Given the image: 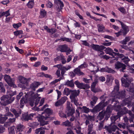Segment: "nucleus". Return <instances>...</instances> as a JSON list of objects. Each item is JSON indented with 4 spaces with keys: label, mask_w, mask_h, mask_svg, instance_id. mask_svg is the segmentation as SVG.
Returning <instances> with one entry per match:
<instances>
[{
    "label": "nucleus",
    "mask_w": 134,
    "mask_h": 134,
    "mask_svg": "<svg viewBox=\"0 0 134 134\" xmlns=\"http://www.w3.org/2000/svg\"><path fill=\"white\" fill-rule=\"evenodd\" d=\"M31 127H35L39 125V124L36 122H34L31 123Z\"/></svg>",
    "instance_id": "nucleus-53"
},
{
    "label": "nucleus",
    "mask_w": 134,
    "mask_h": 134,
    "mask_svg": "<svg viewBox=\"0 0 134 134\" xmlns=\"http://www.w3.org/2000/svg\"><path fill=\"white\" fill-rule=\"evenodd\" d=\"M10 111L12 112L14 115L15 118H17L21 114V110H16L15 109L12 108L10 109Z\"/></svg>",
    "instance_id": "nucleus-16"
},
{
    "label": "nucleus",
    "mask_w": 134,
    "mask_h": 134,
    "mask_svg": "<svg viewBox=\"0 0 134 134\" xmlns=\"http://www.w3.org/2000/svg\"><path fill=\"white\" fill-rule=\"evenodd\" d=\"M33 93L32 92H30L28 93H27L26 94V96H27L26 98H32L33 97Z\"/></svg>",
    "instance_id": "nucleus-43"
},
{
    "label": "nucleus",
    "mask_w": 134,
    "mask_h": 134,
    "mask_svg": "<svg viewBox=\"0 0 134 134\" xmlns=\"http://www.w3.org/2000/svg\"><path fill=\"white\" fill-rule=\"evenodd\" d=\"M4 116H1L0 117V124H3L5 122L6 120L8 119L7 116H8L10 117H13L14 115L10 112H8L6 113L4 115Z\"/></svg>",
    "instance_id": "nucleus-6"
},
{
    "label": "nucleus",
    "mask_w": 134,
    "mask_h": 134,
    "mask_svg": "<svg viewBox=\"0 0 134 134\" xmlns=\"http://www.w3.org/2000/svg\"><path fill=\"white\" fill-rule=\"evenodd\" d=\"M74 83L73 80H72L70 81L67 80L65 82V85H67L71 87H73L74 86Z\"/></svg>",
    "instance_id": "nucleus-24"
},
{
    "label": "nucleus",
    "mask_w": 134,
    "mask_h": 134,
    "mask_svg": "<svg viewBox=\"0 0 134 134\" xmlns=\"http://www.w3.org/2000/svg\"><path fill=\"white\" fill-rule=\"evenodd\" d=\"M47 129L45 127H42L40 128L37 129L35 130V133L36 134H38L42 130L46 129Z\"/></svg>",
    "instance_id": "nucleus-38"
},
{
    "label": "nucleus",
    "mask_w": 134,
    "mask_h": 134,
    "mask_svg": "<svg viewBox=\"0 0 134 134\" xmlns=\"http://www.w3.org/2000/svg\"><path fill=\"white\" fill-rule=\"evenodd\" d=\"M108 73H115V71L112 69L108 68Z\"/></svg>",
    "instance_id": "nucleus-59"
},
{
    "label": "nucleus",
    "mask_w": 134,
    "mask_h": 134,
    "mask_svg": "<svg viewBox=\"0 0 134 134\" xmlns=\"http://www.w3.org/2000/svg\"><path fill=\"white\" fill-rule=\"evenodd\" d=\"M89 65L93 69V70L92 71L96 72L98 71L99 68L97 65H95L91 62L89 63Z\"/></svg>",
    "instance_id": "nucleus-23"
},
{
    "label": "nucleus",
    "mask_w": 134,
    "mask_h": 134,
    "mask_svg": "<svg viewBox=\"0 0 134 134\" xmlns=\"http://www.w3.org/2000/svg\"><path fill=\"white\" fill-rule=\"evenodd\" d=\"M39 85H40V84L39 82H35L33 83L30 85V87L31 89L35 91V88L37 87Z\"/></svg>",
    "instance_id": "nucleus-22"
},
{
    "label": "nucleus",
    "mask_w": 134,
    "mask_h": 134,
    "mask_svg": "<svg viewBox=\"0 0 134 134\" xmlns=\"http://www.w3.org/2000/svg\"><path fill=\"white\" fill-rule=\"evenodd\" d=\"M60 51L61 52H65L68 50V46L66 44L60 45L59 47Z\"/></svg>",
    "instance_id": "nucleus-20"
},
{
    "label": "nucleus",
    "mask_w": 134,
    "mask_h": 134,
    "mask_svg": "<svg viewBox=\"0 0 134 134\" xmlns=\"http://www.w3.org/2000/svg\"><path fill=\"white\" fill-rule=\"evenodd\" d=\"M60 59L62 60V62L63 64H65L66 62L65 59L63 56H62L61 57Z\"/></svg>",
    "instance_id": "nucleus-62"
},
{
    "label": "nucleus",
    "mask_w": 134,
    "mask_h": 134,
    "mask_svg": "<svg viewBox=\"0 0 134 134\" xmlns=\"http://www.w3.org/2000/svg\"><path fill=\"white\" fill-rule=\"evenodd\" d=\"M16 94V91L13 92L11 90H10L8 92V94L10 96L9 97H12V96Z\"/></svg>",
    "instance_id": "nucleus-40"
},
{
    "label": "nucleus",
    "mask_w": 134,
    "mask_h": 134,
    "mask_svg": "<svg viewBox=\"0 0 134 134\" xmlns=\"http://www.w3.org/2000/svg\"><path fill=\"white\" fill-rule=\"evenodd\" d=\"M92 100L91 101L90 103L91 105L93 106L96 103L98 98L97 97L94 96L92 97Z\"/></svg>",
    "instance_id": "nucleus-29"
},
{
    "label": "nucleus",
    "mask_w": 134,
    "mask_h": 134,
    "mask_svg": "<svg viewBox=\"0 0 134 134\" xmlns=\"http://www.w3.org/2000/svg\"><path fill=\"white\" fill-rule=\"evenodd\" d=\"M87 66V64L85 62L81 65H80L78 67L80 69H83L85 68Z\"/></svg>",
    "instance_id": "nucleus-42"
},
{
    "label": "nucleus",
    "mask_w": 134,
    "mask_h": 134,
    "mask_svg": "<svg viewBox=\"0 0 134 134\" xmlns=\"http://www.w3.org/2000/svg\"><path fill=\"white\" fill-rule=\"evenodd\" d=\"M4 78L5 82L9 86L14 87L16 86L14 83V80L11 78L9 76L5 75L4 76Z\"/></svg>",
    "instance_id": "nucleus-4"
},
{
    "label": "nucleus",
    "mask_w": 134,
    "mask_h": 134,
    "mask_svg": "<svg viewBox=\"0 0 134 134\" xmlns=\"http://www.w3.org/2000/svg\"><path fill=\"white\" fill-rule=\"evenodd\" d=\"M70 92L71 93V95L70 96V98L71 102L74 103L76 105L78 106L79 104L78 102V99L77 97L80 93V90H71L68 88H65L64 91V94L68 96L70 94Z\"/></svg>",
    "instance_id": "nucleus-1"
},
{
    "label": "nucleus",
    "mask_w": 134,
    "mask_h": 134,
    "mask_svg": "<svg viewBox=\"0 0 134 134\" xmlns=\"http://www.w3.org/2000/svg\"><path fill=\"white\" fill-rule=\"evenodd\" d=\"M104 128L110 133L112 132L113 131H115L118 129V127L115 125L105 126Z\"/></svg>",
    "instance_id": "nucleus-11"
},
{
    "label": "nucleus",
    "mask_w": 134,
    "mask_h": 134,
    "mask_svg": "<svg viewBox=\"0 0 134 134\" xmlns=\"http://www.w3.org/2000/svg\"><path fill=\"white\" fill-rule=\"evenodd\" d=\"M104 106L103 103L100 102L95 107L94 109L95 111H99L102 110Z\"/></svg>",
    "instance_id": "nucleus-17"
},
{
    "label": "nucleus",
    "mask_w": 134,
    "mask_h": 134,
    "mask_svg": "<svg viewBox=\"0 0 134 134\" xmlns=\"http://www.w3.org/2000/svg\"><path fill=\"white\" fill-rule=\"evenodd\" d=\"M0 90L1 92L4 93L5 91V90L2 82H0Z\"/></svg>",
    "instance_id": "nucleus-35"
},
{
    "label": "nucleus",
    "mask_w": 134,
    "mask_h": 134,
    "mask_svg": "<svg viewBox=\"0 0 134 134\" xmlns=\"http://www.w3.org/2000/svg\"><path fill=\"white\" fill-rule=\"evenodd\" d=\"M23 93L22 92H20L16 96V98L18 100L20 99L21 97L23 95Z\"/></svg>",
    "instance_id": "nucleus-58"
},
{
    "label": "nucleus",
    "mask_w": 134,
    "mask_h": 134,
    "mask_svg": "<svg viewBox=\"0 0 134 134\" xmlns=\"http://www.w3.org/2000/svg\"><path fill=\"white\" fill-rule=\"evenodd\" d=\"M11 124L9 123V121L6 122L4 124V125L3 126L4 127H8L10 126Z\"/></svg>",
    "instance_id": "nucleus-64"
},
{
    "label": "nucleus",
    "mask_w": 134,
    "mask_h": 134,
    "mask_svg": "<svg viewBox=\"0 0 134 134\" xmlns=\"http://www.w3.org/2000/svg\"><path fill=\"white\" fill-rule=\"evenodd\" d=\"M119 94L122 98H124L125 96V91H122L119 93Z\"/></svg>",
    "instance_id": "nucleus-60"
},
{
    "label": "nucleus",
    "mask_w": 134,
    "mask_h": 134,
    "mask_svg": "<svg viewBox=\"0 0 134 134\" xmlns=\"http://www.w3.org/2000/svg\"><path fill=\"white\" fill-rule=\"evenodd\" d=\"M82 108L84 112L85 113H88L90 111V109L86 107L83 106Z\"/></svg>",
    "instance_id": "nucleus-46"
},
{
    "label": "nucleus",
    "mask_w": 134,
    "mask_h": 134,
    "mask_svg": "<svg viewBox=\"0 0 134 134\" xmlns=\"http://www.w3.org/2000/svg\"><path fill=\"white\" fill-rule=\"evenodd\" d=\"M15 126H14L9 127L8 128L9 134H14L15 133Z\"/></svg>",
    "instance_id": "nucleus-30"
},
{
    "label": "nucleus",
    "mask_w": 134,
    "mask_h": 134,
    "mask_svg": "<svg viewBox=\"0 0 134 134\" xmlns=\"http://www.w3.org/2000/svg\"><path fill=\"white\" fill-rule=\"evenodd\" d=\"M118 9L123 13H124L126 12L125 10L124 7H121L119 8H118Z\"/></svg>",
    "instance_id": "nucleus-57"
},
{
    "label": "nucleus",
    "mask_w": 134,
    "mask_h": 134,
    "mask_svg": "<svg viewBox=\"0 0 134 134\" xmlns=\"http://www.w3.org/2000/svg\"><path fill=\"white\" fill-rule=\"evenodd\" d=\"M53 113V111L49 108H47L42 113V115H44L40 117L38 121H39L40 125L44 126L48 123V121L47 120L49 118L50 115Z\"/></svg>",
    "instance_id": "nucleus-2"
},
{
    "label": "nucleus",
    "mask_w": 134,
    "mask_h": 134,
    "mask_svg": "<svg viewBox=\"0 0 134 134\" xmlns=\"http://www.w3.org/2000/svg\"><path fill=\"white\" fill-rule=\"evenodd\" d=\"M118 126L120 128L122 127L123 129H125L126 127V125L124 123H122V124H119L118 125Z\"/></svg>",
    "instance_id": "nucleus-55"
},
{
    "label": "nucleus",
    "mask_w": 134,
    "mask_h": 134,
    "mask_svg": "<svg viewBox=\"0 0 134 134\" xmlns=\"http://www.w3.org/2000/svg\"><path fill=\"white\" fill-rule=\"evenodd\" d=\"M132 79L131 77L129 76L126 79L122 78L121 79L122 85L124 87H128L129 85V83L132 81Z\"/></svg>",
    "instance_id": "nucleus-5"
},
{
    "label": "nucleus",
    "mask_w": 134,
    "mask_h": 134,
    "mask_svg": "<svg viewBox=\"0 0 134 134\" xmlns=\"http://www.w3.org/2000/svg\"><path fill=\"white\" fill-rule=\"evenodd\" d=\"M21 24L20 23H19L17 24H13V27L15 29H17L19 27L21 26Z\"/></svg>",
    "instance_id": "nucleus-48"
},
{
    "label": "nucleus",
    "mask_w": 134,
    "mask_h": 134,
    "mask_svg": "<svg viewBox=\"0 0 134 134\" xmlns=\"http://www.w3.org/2000/svg\"><path fill=\"white\" fill-rule=\"evenodd\" d=\"M34 4V0H29L28 3L27 4V5L30 8H32Z\"/></svg>",
    "instance_id": "nucleus-32"
},
{
    "label": "nucleus",
    "mask_w": 134,
    "mask_h": 134,
    "mask_svg": "<svg viewBox=\"0 0 134 134\" xmlns=\"http://www.w3.org/2000/svg\"><path fill=\"white\" fill-rule=\"evenodd\" d=\"M122 60H124V62L126 64L129 61L130 59L127 57H125L122 59Z\"/></svg>",
    "instance_id": "nucleus-52"
},
{
    "label": "nucleus",
    "mask_w": 134,
    "mask_h": 134,
    "mask_svg": "<svg viewBox=\"0 0 134 134\" xmlns=\"http://www.w3.org/2000/svg\"><path fill=\"white\" fill-rule=\"evenodd\" d=\"M71 123L69 120H67L62 123V125L67 126H71Z\"/></svg>",
    "instance_id": "nucleus-37"
},
{
    "label": "nucleus",
    "mask_w": 134,
    "mask_h": 134,
    "mask_svg": "<svg viewBox=\"0 0 134 134\" xmlns=\"http://www.w3.org/2000/svg\"><path fill=\"white\" fill-rule=\"evenodd\" d=\"M90 47L93 49L98 51H100L101 52L102 50L104 49L105 48V47L103 46H99L98 45L94 44H91Z\"/></svg>",
    "instance_id": "nucleus-10"
},
{
    "label": "nucleus",
    "mask_w": 134,
    "mask_h": 134,
    "mask_svg": "<svg viewBox=\"0 0 134 134\" xmlns=\"http://www.w3.org/2000/svg\"><path fill=\"white\" fill-rule=\"evenodd\" d=\"M127 32L124 31L122 29H121L118 32L116 33L115 34L116 35L117 37H118L120 35H125Z\"/></svg>",
    "instance_id": "nucleus-27"
},
{
    "label": "nucleus",
    "mask_w": 134,
    "mask_h": 134,
    "mask_svg": "<svg viewBox=\"0 0 134 134\" xmlns=\"http://www.w3.org/2000/svg\"><path fill=\"white\" fill-rule=\"evenodd\" d=\"M74 83L78 88L80 89H85L87 87L88 85L87 84L80 83L78 80L75 81Z\"/></svg>",
    "instance_id": "nucleus-12"
},
{
    "label": "nucleus",
    "mask_w": 134,
    "mask_h": 134,
    "mask_svg": "<svg viewBox=\"0 0 134 134\" xmlns=\"http://www.w3.org/2000/svg\"><path fill=\"white\" fill-rule=\"evenodd\" d=\"M12 117H10L8 119L9 122L10 124L11 123H12L13 122H15L16 120V118H12Z\"/></svg>",
    "instance_id": "nucleus-50"
},
{
    "label": "nucleus",
    "mask_w": 134,
    "mask_h": 134,
    "mask_svg": "<svg viewBox=\"0 0 134 134\" xmlns=\"http://www.w3.org/2000/svg\"><path fill=\"white\" fill-rule=\"evenodd\" d=\"M104 120L100 121L98 125V129L100 130L103 128Z\"/></svg>",
    "instance_id": "nucleus-36"
},
{
    "label": "nucleus",
    "mask_w": 134,
    "mask_h": 134,
    "mask_svg": "<svg viewBox=\"0 0 134 134\" xmlns=\"http://www.w3.org/2000/svg\"><path fill=\"white\" fill-rule=\"evenodd\" d=\"M107 112H109L108 108L107 109L106 111L103 110L99 113L98 116V119L99 120H101L104 118L105 115V117H106L107 116L106 114Z\"/></svg>",
    "instance_id": "nucleus-13"
},
{
    "label": "nucleus",
    "mask_w": 134,
    "mask_h": 134,
    "mask_svg": "<svg viewBox=\"0 0 134 134\" xmlns=\"http://www.w3.org/2000/svg\"><path fill=\"white\" fill-rule=\"evenodd\" d=\"M60 40L63 41H66L68 42H71V39L70 38H67L66 37H63L62 38H61Z\"/></svg>",
    "instance_id": "nucleus-41"
},
{
    "label": "nucleus",
    "mask_w": 134,
    "mask_h": 134,
    "mask_svg": "<svg viewBox=\"0 0 134 134\" xmlns=\"http://www.w3.org/2000/svg\"><path fill=\"white\" fill-rule=\"evenodd\" d=\"M40 14L41 16L42 17H44L46 15V12L44 10L42 9L40 11Z\"/></svg>",
    "instance_id": "nucleus-39"
},
{
    "label": "nucleus",
    "mask_w": 134,
    "mask_h": 134,
    "mask_svg": "<svg viewBox=\"0 0 134 134\" xmlns=\"http://www.w3.org/2000/svg\"><path fill=\"white\" fill-rule=\"evenodd\" d=\"M104 51L105 52V53L107 54H109L110 55L113 56L114 54H115V53L113 51L111 48L109 47L106 48L105 47V48Z\"/></svg>",
    "instance_id": "nucleus-21"
},
{
    "label": "nucleus",
    "mask_w": 134,
    "mask_h": 134,
    "mask_svg": "<svg viewBox=\"0 0 134 134\" xmlns=\"http://www.w3.org/2000/svg\"><path fill=\"white\" fill-rule=\"evenodd\" d=\"M67 98L64 96L61 98V99L57 102L55 103V106L58 107L64 104L66 101Z\"/></svg>",
    "instance_id": "nucleus-15"
},
{
    "label": "nucleus",
    "mask_w": 134,
    "mask_h": 134,
    "mask_svg": "<svg viewBox=\"0 0 134 134\" xmlns=\"http://www.w3.org/2000/svg\"><path fill=\"white\" fill-rule=\"evenodd\" d=\"M38 76H39L41 77L44 76L46 78H48L50 79H52V77L51 75L47 74H45L43 72L40 73L38 74Z\"/></svg>",
    "instance_id": "nucleus-31"
},
{
    "label": "nucleus",
    "mask_w": 134,
    "mask_h": 134,
    "mask_svg": "<svg viewBox=\"0 0 134 134\" xmlns=\"http://www.w3.org/2000/svg\"><path fill=\"white\" fill-rule=\"evenodd\" d=\"M98 82V81L96 80L94 81V82H93L91 85V90L92 89L95 88V87L96 86V84Z\"/></svg>",
    "instance_id": "nucleus-45"
},
{
    "label": "nucleus",
    "mask_w": 134,
    "mask_h": 134,
    "mask_svg": "<svg viewBox=\"0 0 134 134\" xmlns=\"http://www.w3.org/2000/svg\"><path fill=\"white\" fill-rule=\"evenodd\" d=\"M81 41L82 42V44L83 45L87 46H89V43L86 41Z\"/></svg>",
    "instance_id": "nucleus-63"
},
{
    "label": "nucleus",
    "mask_w": 134,
    "mask_h": 134,
    "mask_svg": "<svg viewBox=\"0 0 134 134\" xmlns=\"http://www.w3.org/2000/svg\"><path fill=\"white\" fill-rule=\"evenodd\" d=\"M61 79V78H60L59 79H55L54 81H53V82H51V84H55L56 83L60 81Z\"/></svg>",
    "instance_id": "nucleus-61"
},
{
    "label": "nucleus",
    "mask_w": 134,
    "mask_h": 134,
    "mask_svg": "<svg viewBox=\"0 0 134 134\" xmlns=\"http://www.w3.org/2000/svg\"><path fill=\"white\" fill-rule=\"evenodd\" d=\"M5 130V128L3 126L0 124V133L4 132Z\"/></svg>",
    "instance_id": "nucleus-47"
},
{
    "label": "nucleus",
    "mask_w": 134,
    "mask_h": 134,
    "mask_svg": "<svg viewBox=\"0 0 134 134\" xmlns=\"http://www.w3.org/2000/svg\"><path fill=\"white\" fill-rule=\"evenodd\" d=\"M68 112L67 114L68 116H72L75 112L74 109L72 108L69 106L68 105L67 107Z\"/></svg>",
    "instance_id": "nucleus-19"
},
{
    "label": "nucleus",
    "mask_w": 134,
    "mask_h": 134,
    "mask_svg": "<svg viewBox=\"0 0 134 134\" xmlns=\"http://www.w3.org/2000/svg\"><path fill=\"white\" fill-rule=\"evenodd\" d=\"M35 114H31L29 115L25 114L23 115L22 118V119L23 120L28 121L29 120H31L34 115Z\"/></svg>",
    "instance_id": "nucleus-14"
},
{
    "label": "nucleus",
    "mask_w": 134,
    "mask_h": 134,
    "mask_svg": "<svg viewBox=\"0 0 134 134\" xmlns=\"http://www.w3.org/2000/svg\"><path fill=\"white\" fill-rule=\"evenodd\" d=\"M118 21L120 23L122 29L124 30V31H125L127 32L129 30L128 26L125 25L122 22L119 20H118Z\"/></svg>",
    "instance_id": "nucleus-28"
},
{
    "label": "nucleus",
    "mask_w": 134,
    "mask_h": 134,
    "mask_svg": "<svg viewBox=\"0 0 134 134\" xmlns=\"http://www.w3.org/2000/svg\"><path fill=\"white\" fill-rule=\"evenodd\" d=\"M119 90V86L115 85L114 88V90L112 92H116L118 91Z\"/></svg>",
    "instance_id": "nucleus-51"
},
{
    "label": "nucleus",
    "mask_w": 134,
    "mask_h": 134,
    "mask_svg": "<svg viewBox=\"0 0 134 134\" xmlns=\"http://www.w3.org/2000/svg\"><path fill=\"white\" fill-rule=\"evenodd\" d=\"M74 72L75 74H76L79 76L82 75H84V74L81 71L79 67L75 69L74 70Z\"/></svg>",
    "instance_id": "nucleus-25"
},
{
    "label": "nucleus",
    "mask_w": 134,
    "mask_h": 134,
    "mask_svg": "<svg viewBox=\"0 0 134 134\" xmlns=\"http://www.w3.org/2000/svg\"><path fill=\"white\" fill-rule=\"evenodd\" d=\"M125 114V112L123 110H121L119 111L117 115L112 116L110 117L111 122L112 123H114L116 120Z\"/></svg>",
    "instance_id": "nucleus-7"
},
{
    "label": "nucleus",
    "mask_w": 134,
    "mask_h": 134,
    "mask_svg": "<svg viewBox=\"0 0 134 134\" xmlns=\"http://www.w3.org/2000/svg\"><path fill=\"white\" fill-rule=\"evenodd\" d=\"M98 31L99 32H104L105 31L104 26L102 24H98L97 25Z\"/></svg>",
    "instance_id": "nucleus-26"
},
{
    "label": "nucleus",
    "mask_w": 134,
    "mask_h": 134,
    "mask_svg": "<svg viewBox=\"0 0 134 134\" xmlns=\"http://www.w3.org/2000/svg\"><path fill=\"white\" fill-rule=\"evenodd\" d=\"M54 3L56 6V10L58 12H60L62 8L64 7V4L60 0H58L54 1Z\"/></svg>",
    "instance_id": "nucleus-8"
},
{
    "label": "nucleus",
    "mask_w": 134,
    "mask_h": 134,
    "mask_svg": "<svg viewBox=\"0 0 134 134\" xmlns=\"http://www.w3.org/2000/svg\"><path fill=\"white\" fill-rule=\"evenodd\" d=\"M27 100L26 98L23 97L21 98L20 100V104L21 106V107L22 108L24 103H27Z\"/></svg>",
    "instance_id": "nucleus-33"
},
{
    "label": "nucleus",
    "mask_w": 134,
    "mask_h": 134,
    "mask_svg": "<svg viewBox=\"0 0 134 134\" xmlns=\"http://www.w3.org/2000/svg\"><path fill=\"white\" fill-rule=\"evenodd\" d=\"M88 134H90L91 133V132L92 131H93V125L92 124H91L89 125L88 126Z\"/></svg>",
    "instance_id": "nucleus-34"
},
{
    "label": "nucleus",
    "mask_w": 134,
    "mask_h": 134,
    "mask_svg": "<svg viewBox=\"0 0 134 134\" xmlns=\"http://www.w3.org/2000/svg\"><path fill=\"white\" fill-rule=\"evenodd\" d=\"M21 81L20 83L23 84V86H24L25 85H26L27 84V80L24 78Z\"/></svg>",
    "instance_id": "nucleus-44"
},
{
    "label": "nucleus",
    "mask_w": 134,
    "mask_h": 134,
    "mask_svg": "<svg viewBox=\"0 0 134 134\" xmlns=\"http://www.w3.org/2000/svg\"><path fill=\"white\" fill-rule=\"evenodd\" d=\"M3 15H5L6 17L10 15V14L9 13V10L5 12H3Z\"/></svg>",
    "instance_id": "nucleus-56"
},
{
    "label": "nucleus",
    "mask_w": 134,
    "mask_h": 134,
    "mask_svg": "<svg viewBox=\"0 0 134 134\" xmlns=\"http://www.w3.org/2000/svg\"><path fill=\"white\" fill-rule=\"evenodd\" d=\"M1 103L2 105L6 106L12 103L14 100V97H9L7 95L3 96L1 98Z\"/></svg>",
    "instance_id": "nucleus-3"
},
{
    "label": "nucleus",
    "mask_w": 134,
    "mask_h": 134,
    "mask_svg": "<svg viewBox=\"0 0 134 134\" xmlns=\"http://www.w3.org/2000/svg\"><path fill=\"white\" fill-rule=\"evenodd\" d=\"M24 128L25 127L23 125L21 124H18L15 128L16 132H21Z\"/></svg>",
    "instance_id": "nucleus-18"
},
{
    "label": "nucleus",
    "mask_w": 134,
    "mask_h": 134,
    "mask_svg": "<svg viewBox=\"0 0 134 134\" xmlns=\"http://www.w3.org/2000/svg\"><path fill=\"white\" fill-rule=\"evenodd\" d=\"M108 67H106L105 68H101L100 69V71L102 72H108Z\"/></svg>",
    "instance_id": "nucleus-54"
},
{
    "label": "nucleus",
    "mask_w": 134,
    "mask_h": 134,
    "mask_svg": "<svg viewBox=\"0 0 134 134\" xmlns=\"http://www.w3.org/2000/svg\"><path fill=\"white\" fill-rule=\"evenodd\" d=\"M23 31L22 30L16 31L14 32L15 35L18 36V35L21 34L22 33Z\"/></svg>",
    "instance_id": "nucleus-49"
},
{
    "label": "nucleus",
    "mask_w": 134,
    "mask_h": 134,
    "mask_svg": "<svg viewBox=\"0 0 134 134\" xmlns=\"http://www.w3.org/2000/svg\"><path fill=\"white\" fill-rule=\"evenodd\" d=\"M126 67V66L124 64L118 62L115 64V69H118L121 68L120 70L121 71L124 72Z\"/></svg>",
    "instance_id": "nucleus-9"
}]
</instances>
